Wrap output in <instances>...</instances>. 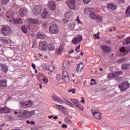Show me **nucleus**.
Here are the masks:
<instances>
[{
	"label": "nucleus",
	"instance_id": "0eeeda50",
	"mask_svg": "<svg viewBox=\"0 0 130 130\" xmlns=\"http://www.w3.org/2000/svg\"><path fill=\"white\" fill-rule=\"evenodd\" d=\"M91 113L92 114V116H93L95 119L100 120L102 118V114L97 110L92 109Z\"/></svg>",
	"mask_w": 130,
	"mask_h": 130
},
{
	"label": "nucleus",
	"instance_id": "58836bf2",
	"mask_svg": "<svg viewBox=\"0 0 130 130\" xmlns=\"http://www.w3.org/2000/svg\"><path fill=\"white\" fill-rule=\"evenodd\" d=\"M56 106L57 107V108H58V109H59V110H60V111H61V110L64 108V107L60 105H58L56 104Z\"/></svg>",
	"mask_w": 130,
	"mask_h": 130
},
{
	"label": "nucleus",
	"instance_id": "20e7f679",
	"mask_svg": "<svg viewBox=\"0 0 130 130\" xmlns=\"http://www.w3.org/2000/svg\"><path fill=\"white\" fill-rule=\"evenodd\" d=\"M34 103L32 101H28L27 102L22 101L19 103V106L21 108H29L34 105Z\"/></svg>",
	"mask_w": 130,
	"mask_h": 130
},
{
	"label": "nucleus",
	"instance_id": "a18cd8bd",
	"mask_svg": "<svg viewBox=\"0 0 130 130\" xmlns=\"http://www.w3.org/2000/svg\"><path fill=\"white\" fill-rule=\"evenodd\" d=\"M56 79L57 81H58V82H59V81L61 80V76H60V75L59 74H57L56 76Z\"/></svg>",
	"mask_w": 130,
	"mask_h": 130
},
{
	"label": "nucleus",
	"instance_id": "2f4dec72",
	"mask_svg": "<svg viewBox=\"0 0 130 130\" xmlns=\"http://www.w3.org/2000/svg\"><path fill=\"white\" fill-rule=\"evenodd\" d=\"M75 26H76V23H70L69 24V27L70 30H74V29H75Z\"/></svg>",
	"mask_w": 130,
	"mask_h": 130
},
{
	"label": "nucleus",
	"instance_id": "a878e982",
	"mask_svg": "<svg viewBox=\"0 0 130 130\" xmlns=\"http://www.w3.org/2000/svg\"><path fill=\"white\" fill-rule=\"evenodd\" d=\"M62 50H63V47H59L56 50V53L57 54H61V53H62Z\"/></svg>",
	"mask_w": 130,
	"mask_h": 130
},
{
	"label": "nucleus",
	"instance_id": "09e8293b",
	"mask_svg": "<svg viewBox=\"0 0 130 130\" xmlns=\"http://www.w3.org/2000/svg\"><path fill=\"white\" fill-rule=\"evenodd\" d=\"M65 122H67V123H72V120H71V119H70V118L67 117L65 118L64 119Z\"/></svg>",
	"mask_w": 130,
	"mask_h": 130
},
{
	"label": "nucleus",
	"instance_id": "5fc2aeb1",
	"mask_svg": "<svg viewBox=\"0 0 130 130\" xmlns=\"http://www.w3.org/2000/svg\"><path fill=\"white\" fill-rule=\"evenodd\" d=\"M69 93H73V94H75L76 93V90L73 89H70L69 90Z\"/></svg>",
	"mask_w": 130,
	"mask_h": 130
},
{
	"label": "nucleus",
	"instance_id": "f03ea898",
	"mask_svg": "<svg viewBox=\"0 0 130 130\" xmlns=\"http://www.w3.org/2000/svg\"><path fill=\"white\" fill-rule=\"evenodd\" d=\"M7 19L8 22H11L12 24H23V21L21 18L18 19H15L12 15H7Z\"/></svg>",
	"mask_w": 130,
	"mask_h": 130
},
{
	"label": "nucleus",
	"instance_id": "c03bdc74",
	"mask_svg": "<svg viewBox=\"0 0 130 130\" xmlns=\"http://www.w3.org/2000/svg\"><path fill=\"white\" fill-rule=\"evenodd\" d=\"M115 79L117 81V82H121V81H123V77H118V76H117Z\"/></svg>",
	"mask_w": 130,
	"mask_h": 130
},
{
	"label": "nucleus",
	"instance_id": "9b49d317",
	"mask_svg": "<svg viewBox=\"0 0 130 130\" xmlns=\"http://www.w3.org/2000/svg\"><path fill=\"white\" fill-rule=\"evenodd\" d=\"M42 11V8H41V6H37L33 9L32 13L34 15H39V14L41 13Z\"/></svg>",
	"mask_w": 130,
	"mask_h": 130
},
{
	"label": "nucleus",
	"instance_id": "6e6552de",
	"mask_svg": "<svg viewBox=\"0 0 130 130\" xmlns=\"http://www.w3.org/2000/svg\"><path fill=\"white\" fill-rule=\"evenodd\" d=\"M49 31L51 34H57L58 33V28L56 24H51L49 28Z\"/></svg>",
	"mask_w": 130,
	"mask_h": 130
},
{
	"label": "nucleus",
	"instance_id": "7c9ffc66",
	"mask_svg": "<svg viewBox=\"0 0 130 130\" xmlns=\"http://www.w3.org/2000/svg\"><path fill=\"white\" fill-rule=\"evenodd\" d=\"M55 67L53 66H51L48 67L47 68L45 69L47 71H50V72H53V70H54Z\"/></svg>",
	"mask_w": 130,
	"mask_h": 130
},
{
	"label": "nucleus",
	"instance_id": "bb28decb",
	"mask_svg": "<svg viewBox=\"0 0 130 130\" xmlns=\"http://www.w3.org/2000/svg\"><path fill=\"white\" fill-rule=\"evenodd\" d=\"M41 17L43 18V19H45V18H47V17H48V12H47L46 9L44 10V12L41 15Z\"/></svg>",
	"mask_w": 130,
	"mask_h": 130
},
{
	"label": "nucleus",
	"instance_id": "72a5a7b5",
	"mask_svg": "<svg viewBox=\"0 0 130 130\" xmlns=\"http://www.w3.org/2000/svg\"><path fill=\"white\" fill-rule=\"evenodd\" d=\"M21 30L23 33H28V28H27L25 26H23L21 27Z\"/></svg>",
	"mask_w": 130,
	"mask_h": 130
},
{
	"label": "nucleus",
	"instance_id": "c9c22d12",
	"mask_svg": "<svg viewBox=\"0 0 130 130\" xmlns=\"http://www.w3.org/2000/svg\"><path fill=\"white\" fill-rule=\"evenodd\" d=\"M123 43L124 44H129V43H130V37H128L126 39H125V41H123Z\"/></svg>",
	"mask_w": 130,
	"mask_h": 130
},
{
	"label": "nucleus",
	"instance_id": "3c124183",
	"mask_svg": "<svg viewBox=\"0 0 130 130\" xmlns=\"http://www.w3.org/2000/svg\"><path fill=\"white\" fill-rule=\"evenodd\" d=\"M75 106L77 107V108H79L80 110H82V105L79 104V103L75 105Z\"/></svg>",
	"mask_w": 130,
	"mask_h": 130
},
{
	"label": "nucleus",
	"instance_id": "473e14b6",
	"mask_svg": "<svg viewBox=\"0 0 130 130\" xmlns=\"http://www.w3.org/2000/svg\"><path fill=\"white\" fill-rule=\"evenodd\" d=\"M29 21H30V23H31V24L38 23V20L37 19H29Z\"/></svg>",
	"mask_w": 130,
	"mask_h": 130
},
{
	"label": "nucleus",
	"instance_id": "79ce46f5",
	"mask_svg": "<svg viewBox=\"0 0 130 130\" xmlns=\"http://www.w3.org/2000/svg\"><path fill=\"white\" fill-rule=\"evenodd\" d=\"M61 111V112L64 113V114H68V113H69V111H68V110L64 107V108Z\"/></svg>",
	"mask_w": 130,
	"mask_h": 130
},
{
	"label": "nucleus",
	"instance_id": "412c9836",
	"mask_svg": "<svg viewBox=\"0 0 130 130\" xmlns=\"http://www.w3.org/2000/svg\"><path fill=\"white\" fill-rule=\"evenodd\" d=\"M46 37V35L42 32H38L37 34V38L38 39H44Z\"/></svg>",
	"mask_w": 130,
	"mask_h": 130
},
{
	"label": "nucleus",
	"instance_id": "dca6fc26",
	"mask_svg": "<svg viewBox=\"0 0 130 130\" xmlns=\"http://www.w3.org/2000/svg\"><path fill=\"white\" fill-rule=\"evenodd\" d=\"M82 41V36H78L77 38H74L72 40L73 44H78L79 42Z\"/></svg>",
	"mask_w": 130,
	"mask_h": 130
},
{
	"label": "nucleus",
	"instance_id": "ea45409f",
	"mask_svg": "<svg viewBox=\"0 0 130 130\" xmlns=\"http://www.w3.org/2000/svg\"><path fill=\"white\" fill-rule=\"evenodd\" d=\"M125 0H116V3L117 5H120V4H124Z\"/></svg>",
	"mask_w": 130,
	"mask_h": 130
},
{
	"label": "nucleus",
	"instance_id": "f704fd0d",
	"mask_svg": "<svg viewBox=\"0 0 130 130\" xmlns=\"http://www.w3.org/2000/svg\"><path fill=\"white\" fill-rule=\"evenodd\" d=\"M114 74L116 76V78H117V77H118V76H121V75H122L123 73H122V71H117L116 72H115Z\"/></svg>",
	"mask_w": 130,
	"mask_h": 130
},
{
	"label": "nucleus",
	"instance_id": "4d7b16f0",
	"mask_svg": "<svg viewBox=\"0 0 130 130\" xmlns=\"http://www.w3.org/2000/svg\"><path fill=\"white\" fill-rule=\"evenodd\" d=\"M68 22H69V19H63V22L64 23V24H67Z\"/></svg>",
	"mask_w": 130,
	"mask_h": 130
},
{
	"label": "nucleus",
	"instance_id": "680f3d73",
	"mask_svg": "<svg viewBox=\"0 0 130 130\" xmlns=\"http://www.w3.org/2000/svg\"><path fill=\"white\" fill-rule=\"evenodd\" d=\"M0 113H4V108L0 107Z\"/></svg>",
	"mask_w": 130,
	"mask_h": 130
},
{
	"label": "nucleus",
	"instance_id": "a19ab883",
	"mask_svg": "<svg viewBox=\"0 0 130 130\" xmlns=\"http://www.w3.org/2000/svg\"><path fill=\"white\" fill-rule=\"evenodd\" d=\"M126 15L128 16V17H129L130 16V6L128 7L126 10Z\"/></svg>",
	"mask_w": 130,
	"mask_h": 130
},
{
	"label": "nucleus",
	"instance_id": "49530a36",
	"mask_svg": "<svg viewBox=\"0 0 130 130\" xmlns=\"http://www.w3.org/2000/svg\"><path fill=\"white\" fill-rule=\"evenodd\" d=\"M43 82L44 84H47L49 82L48 78L44 77L43 78Z\"/></svg>",
	"mask_w": 130,
	"mask_h": 130
},
{
	"label": "nucleus",
	"instance_id": "de8ad7c7",
	"mask_svg": "<svg viewBox=\"0 0 130 130\" xmlns=\"http://www.w3.org/2000/svg\"><path fill=\"white\" fill-rule=\"evenodd\" d=\"M10 0H1L2 5H7Z\"/></svg>",
	"mask_w": 130,
	"mask_h": 130
},
{
	"label": "nucleus",
	"instance_id": "e2e57ef3",
	"mask_svg": "<svg viewBox=\"0 0 130 130\" xmlns=\"http://www.w3.org/2000/svg\"><path fill=\"white\" fill-rule=\"evenodd\" d=\"M31 66H32V68L34 69V70L36 69V65H35V64L32 63Z\"/></svg>",
	"mask_w": 130,
	"mask_h": 130
},
{
	"label": "nucleus",
	"instance_id": "ddd939ff",
	"mask_svg": "<svg viewBox=\"0 0 130 130\" xmlns=\"http://www.w3.org/2000/svg\"><path fill=\"white\" fill-rule=\"evenodd\" d=\"M40 50L42 51H45L47 49V43L46 42H42L40 43Z\"/></svg>",
	"mask_w": 130,
	"mask_h": 130
},
{
	"label": "nucleus",
	"instance_id": "f257e3e1",
	"mask_svg": "<svg viewBox=\"0 0 130 130\" xmlns=\"http://www.w3.org/2000/svg\"><path fill=\"white\" fill-rule=\"evenodd\" d=\"M94 9L92 8H86L84 10V13H87V12H90V13L89 14V17L90 19L92 20H97L98 22H102L103 18H102V16L100 15H98L94 12Z\"/></svg>",
	"mask_w": 130,
	"mask_h": 130
},
{
	"label": "nucleus",
	"instance_id": "0e129e2a",
	"mask_svg": "<svg viewBox=\"0 0 130 130\" xmlns=\"http://www.w3.org/2000/svg\"><path fill=\"white\" fill-rule=\"evenodd\" d=\"M62 127H63V128H64L65 127V128H67V127H68V125L66 124H62Z\"/></svg>",
	"mask_w": 130,
	"mask_h": 130
},
{
	"label": "nucleus",
	"instance_id": "052dcab7",
	"mask_svg": "<svg viewBox=\"0 0 130 130\" xmlns=\"http://www.w3.org/2000/svg\"><path fill=\"white\" fill-rule=\"evenodd\" d=\"M80 45L78 46V47H76V48L75 49V51H77V52H79L80 51H78V49H80Z\"/></svg>",
	"mask_w": 130,
	"mask_h": 130
},
{
	"label": "nucleus",
	"instance_id": "864d4df0",
	"mask_svg": "<svg viewBox=\"0 0 130 130\" xmlns=\"http://www.w3.org/2000/svg\"><path fill=\"white\" fill-rule=\"evenodd\" d=\"M125 60V59L122 58V59L118 60V62H119V63H121V62H124Z\"/></svg>",
	"mask_w": 130,
	"mask_h": 130
},
{
	"label": "nucleus",
	"instance_id": "c85d7f7f",
	"mask_svg": "<svg viewBox=\"0 0 130 130\" xmlns=\"http://www.w3.org/2000/svg\"><path fill=\"white\" fill-rule=\"evenodd\" d=\"M11 112V109L8 107L3 108V113H10Z\"/></svg>",
	"mask_w": 130,
	"mask_h": 130
},
{
	"label": "nucleus",
	"instance_id": "a211bd4d",
	"mask_svg": "<svg viewBox=\"0 0 130 130\" xmlns=\"http://www.w3.org/2000/svg\"><path fill=\"white\" fill-rule=\"evenodd\" d=\"M101 49L104 52H110L111 51V48L110 47L107 46H102L101 47Z\"/></svg>",
	"mask_w": 130,
	"mask_h": 130
},
{
	"label": "nucleus",
	"instance_id": "2eb2a0df",
	"mask_svg": "<svg viewBox=\"0 0 130 130\" xmlns=\"http://www.w3.org/2000/svg\"><path fill=\"white\" fill-rule=\"evenodd\" d=\"M48 6L49 7V9L51 10V11H54L56 8L55 2L53 1H50L48 3Z\"/></svg>",
	"mask_w": 130,
	"mask_h": 130
},
{
	"label": "nucleus",
	"instance_id": "7ed1b4c3",
	"mask_svg": "<svg viewBox=\"0 0 130 130\" xmlns=\"http://www.w3.org/2000/svg\"><path fill=\"white\" fill-rule=\"evenodd\" d=\"M2 33L4 36H9L10 33L13 31L12 28L8 25H4L1 29Z\"/></svg>",
	"mask_w": 130,
	"mask_h": 130
},
{
	"label": "nucleus",
	"instance_id": "774afa93",
	"mask_svg": "<svg viewBox=\"0 0 130 130\" xmlns=\"http://www.w3.org/2000/svg\"><path fill=\"white\" fill-rule=\"evenodd\" d=\"M66 103L67 104V105H69V104H70V102L68 101H64V103Z\"/></svg>",
	"mask_w": 130,
	"mask_h": 130
},
{
	"label": "nucleus",
	"instance_id": "f3484780",
	"mask_svg": "<svg viewBox=\"0 0 130 130\" xmlns=\"http://www.w3.org/2000/svg\"><path fill=\"white\" fill-rule=\"evenodd\" d=\"M1 41L3 43H5V44H10V45H13L14 43L11 41V40H9L7 39V38H3L1 39Z\"/></svg>",
	"mask_w": 130,
	"mask_h": 130
},
{
	"label": "nucleus",
	"instance_id": "1a4fd4ad",
	"mask_svg": "<svg viewBox=\"0 0 130 130\" xmlns=\"http://www.w3.org/2000/svg\"><path fill=\"white\" fill-rule=\"evenodd\" d=\"M75 3L76 1L75 0H68L66 1V4L68 5V7L70 8L71 10H75Z\"/></svg>",
	"mask_w": 130,
	"mask_h": 130
},
{
	"label": "nucleus",
	"instance_id": "4468645a",
	"mask_svg": "<svg viewBox=\"0 0 130 130\" xmlns=\"http://www.w3.org/2000/svg\"><path fill=\"white\" fill-rule=\"evenodd\" d=\"M107 8L109 10H112V11H115L116 10L117 6L113 3H110L107 4Z\"/></svg>",
	"mask_w": 130,
	"mask_h": 130
},
{
	"label": "nucleus",
	"instance_id": "69168bd1",
	"mask_svg": "<svg viewBox=\"0 0 130 130\" xmlns=\"http://www.w3.org/2000/svg\"><path fill=\"white\" fill-rule=\"evenodd\" d=\"M30 124H31V125H33L34 124H35V122L34 121H31L30 122Z\"/></svg>",
	"mask_w": 130,
	"mask_h": 130
},
{
	"label": "nucleus",
	"instance_id": "603ef678",
	"mask_svg": "<svg viewBox=\"0 0 130 130\" xmlns=\"http://www.w3.org/2000/svg\"><path fill=\"white\" fill-rule=\"evenodd\" d=\"M76 21V22H77L78 24H81L82 23L81 22V20H80V18H79V16L77 17Z\"/></svg>",
	"mask_w": 130,
	"mask_h": 130
},
{
	"label": "nucleus",
	"instance_id": "6ab92c4d",
	"mask_svg": "<svg viewBox=\"0 0 130 130\" xmlns=\"http://www.w3.org/2000/svg\"><path fill=\"white\" fill-rule=\"evenodd\" d=\"M120 52H123V53H128L130 51V47H127L126 48L124 47H122L120 49Z\"/></svg>",
	"mask_w": 130,
	"mask_h": 130
},
{
	"label": "nucleus",
	"instance_id": "bf43d9fd",
	"mask_svg": "<svg viewBox=\"0 0 130 130\" xmlns=\"http://www.w3.org/2000/svg\"><path fill=\"white\" fill-rule=\"evenodd\" d=\"M47 25V23L46 22L43 23L42 24L43 28H46Z\"/></svg>",
	"mask_w": 130,
	"mask_h": 130
},
{
	"label": "nucleus",
	"instance_id": "4c0bfd02",
	"mask_svg": "<svg viewBox=\"0 0 130 130\" xmlns=\"http://www.w3.org/2000/svg\"><path fill=\"white\" fill-rule=\"evenodd\" d=\"M93 37H94V39H100V32H97L96 34L93 35Z\"/></svg>",
	"mask_w": 130,
	"mask_h": 130
},
{
	"label": "nucleus",
	"instance_id": "e433bc0d",
	"mask_svg": "<svg viewBox=\"0 0 130 130\" xmlns=\"http://www.w3.org/2000/svg\"><path fill=\"white\" fill-rule=\"evenodd\" d=\"M71 100L75 106L79 103V100L77 99H72Z\"/></svg>",
	"mask_w": 130,
	"mask_h": 130
},
{
	"label": "nucleus",
	"instance_id": "cd10ccee",
	"mask_svg": "<svg viewBox=\"0 0 130 130\" xmlns=\"http://www.w3.org/2000/svg\"><path fill=\"white\" fill-rule=\"evenodd\" d=\"M116 77L115 76V73L110 74L107 76V78L110 80H112V79H115Z\"/></svg>",
	"mask_w": 130,
	"mask_h": 130
},
{
	"label": "nucleus",
	"instance_id": "13d9d810",
	"mask_svg": "<svg viewBox=\"0 0 130 130\" xmlns=\"http://www.w3.org/2000/svg\"><path fill=\"white\" fill-rule=\"evenodd\" d=\"M90 0H83V2L84 4H89V3H90Z\"/></svg>",
	"mask_w": 130,
	"mask_h": 130
},
{
	"label": "nucleus",
	"instance_id": "6e6d98bb",
	"mask_svg": "<svg viewBox=\"0 0 130 130\" xmlns=\"http://www.w3.org/2000/svg\"><path fill=\"white\" fill-rule=\"evenodd\" d=\"M91 82H93V83H93L91 82L90 84L91 85V86L93 85H96V83L95 82H96V80H95V79H91Z\"/></svg>",
	"mask_w": 130,
	"mask_h": 130
},
{
	"label": "nucleus",
	"instance_id": "37998d69",
	"mask_svg": "<svg viewBox=\"0 0 130 130\" xmlns=\"http://www.w3.org/2000/svg\"><path fill=\"white\" fill-rule=\"evenodd\" d=\"M64 16L66 18H71L72 17V14L70 12H66L65 13Z\"/></svg>",
	"mask_w": 130,
	"mask_h": 130
},
{
	"label": "nucleus",
	"instance_id": "c756f323",
	"mask_svg": "<svg viewBox=\"0 0 130 130\" xmlns=\"http://www.w3.org/2000/svg\"><path fill=\"white\" fill-rule=\"evenodd\" d=\"M128 68H129V64H124L121 66V69L124 70H127Z\"/></svg>",
	"mask_w": 130,
	"mask_h": 130
},
{
	"label": "nucleus",
	"instance_id": "338daca9",
	"mask_svg": "<svg viewBox=\"0 0 130 130\" xmlns=\"http://www.w3.org/2000/svg\"><path fill=\"white\" fill-rule=\"evenodd\" d=\"M73 62H74V61H68V63H69V64H71V63Z\"/></svg>",
	"mask_w": 130,
	"mask_h": 130
},
{
	"label": "nucleus",
	"instance_id": "393cba45",
	"mask_svg": "<svg viewBox=\"0 0 130 130\" xmlns=\"http://www.w3.org/2000/svg\"><path fill=\"white\" fill-rule=\"evenodd\" d=\"M47 47L49 50H51V51L54 50L55 48V47H54V45L52 43L47 44Z\"/></svg>",
	"mask_w": 130,
	"mask_h": 130
},
{
	"label": "nucleus",
	"instance_id": "5701e85b",
	"mask_svg": "<svg viewBox=\"0 0 130 130\" xmlns=\"http://www.w3.org/2000/svg\"><path fill=\"white\" fill-rule=\"evenodd\" d=\"M7 80L2 79L0 80V87H7Z\"/></svg>",
	"mask_w": 130,
	"mask_h": 130
},
{
	"label": "nucleus",
	"instance_id": "b1692460",
	"mask_svg": "<svg viewBox=\"0 0 130 130\" xmlns=\"http://www.w3.org/2000/svg\"><path fill=\"white\" fill-rule=\"evenodd\" d=\"M76 72L77 74H81V73H82V63L81 62H80L77 66V68H76Z\"/></svg>",
	"mask_w": 130,
	"mask_h": 130
},
{
	"label": "nucleus",
	"instance_id": "39448f33",
	"mask_svg": "<svg viewBox=\"0 0 130 130\" xmlns=\"http://www.w3.org/2000/svg\"><path fill=\"white\" fill-rule=\"evenodd\" d=\"M118 87L121 92H122L123 91H126V90H127V89L129 88L130 84L128 83V81H125L120 83Z\"/></svg>",
	"mask_w": 130,
	"mask_h": 130
},
{
	"label": "nucleus",
	"instance_id": "aec40b11",
	"mask_svg": "<svg viewBox=\"0 0 130 130\" xmlns=\"http://www.w3.org/2000/svg\"><path fill=\"white\" fill-rule=\"evenodd\" d=\"M26 13H27V9H21L18 12V15L20 16V17H24L26 16Z\"/></svg>",
	"mask_w": 130,
	"mask_h": 130
},
{
	"label": "nucleus",
	"instance_id": "f8f14e48",
	"mask_svg": "<svg viewBox=\"0 0 130 130\" xmlns=\"http://www.w3.org/2000/svg\"><path fill=\"white\" fill-rule=\"evenodd\" d=\"M62 79L65 83H69V82H70V77L69 76L68 72L66 71H63Z\"/></svg>",
	"mask_w": 130,
	"mask_h": 130
},
{
	"label": "nucleus",
	"instance_id": "8fccbe9b",
	"mask_svg": "<svg viewBox=\"0 0 130 130\" xmlns=\"http://www.w3.org/2000/svg\"><path fill=\"white\" fill-rule=\"evenodd\" d=\"M28 113H28V116L30 115V116H32L35 114V111H31L30 112H28Z\"/></svg>",
	"mask_w": 130,
	"mask_h": 130
},
{
	"label": "nucleus",
	"instance_id": "423d86ee",
	"mask_svg": "<svg viewBox=\"0 0 130 130\" xmlns=\"http://www.w3.org/2000/svg\"><path fill=\"white\" fill-rule=\"evenodd\" d=\"M14 113L16 114V116L26 117V116H28V113H29V111L25 110H17L14 111Z\"/></svg>",
	"mask_w": 130,
	"mask_h": 130
},
{
	"label": "nucleus",
	"instance_id": "4be33fe9",
	"mask_svg": "<svg viewBox=\"0 0 130 130\" xmlns=\"http://www.w3.org/2000/svg\"><path fill=\"white\" fill-rule=\"evenodd\" d=\"M0 68L2 72H4V73H7L8 72V66H7V65L2 64L0 65Z\"/></svg>",
	"mask_w": 130,
	"mask_h": 130
},
{
	"label": "nucleus",
	"instance_id": "9d476101",
	"mask_svg": "<svg viewBox=\"0 0 130 130\" xmlns=\"http://www.w3.org/2000/svg\"><path fill=\"white\" fill-rule=\"evenodd\" d=\"M52 98L54 101L57 103H60L61 104H63V103H64V101L57 95H52Z\"/></svg>",
	"mask_w": 130,
	"mask_h": 130
}]
</instances>
